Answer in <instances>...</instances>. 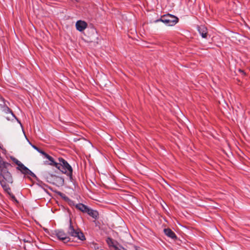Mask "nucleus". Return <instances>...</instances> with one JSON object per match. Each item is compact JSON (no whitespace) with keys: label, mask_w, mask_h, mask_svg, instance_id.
I'll return each mask as SVG.
<instances>
[{"label":"nucleus","mask_w":250,"mask_h":250,"mask_svg":"<svg viewBox=\"0 0 250 250\" xmlns=\"http://www.w3.org/2000/svg\"><path fill=\"white\" fill-rule=\"evenodd\" d=\"M136 250H140L138 248H136Z\"/></svg>","instance_id":"bb28decb"},{"label":"nucleus","mask_w":250,"mask_h":250,"mask_svg":"<svg viewBox=\"0 0 250 250\" xmlns=\"http://www.w3.org/2000/svg\"><path fill=\"white\" fill-rule=\"evenodd\" d=\"M67 203L68 204L71 206H75V204L73 201L71 200V199H69V200L67 201Z\"/></svg>","instance_id":"aec40b11"},{"label":"nucleus","mask_w":250,"mask_h":250,"mask_svg":"<svg viewBox=\"0 0 250 250\" xmlns=\"http://www.w3.org/2000/svg\"><path fill=\"white\" fill-rule=\"evenodd\" d=\"M126 250L123 247L119 245V246H115V250Z\"/></svg>","instance_id":"6ab92c4d"},{"label":"nucleus","mask_w":250,"mask_h":250,"mask_svg":"<svg viewBox=\"0 0 250 250\" xmlns=\"http://www.w3.org/2000/svg\"><path fill=\"white\" fill-rule=\"evenodd\" d=\"M87 26V23L85 21H78L76 23V29L81 32L84 30L86 28Z\"/></svg>","instance_id":"0eeeda50"},{"label":"nucleus","mask_w":250,"mask_h":250,"mask_svg":"<svg viewBox=\"0 0 250 250\" xmlns=\"http://www.w3.org/2000/svg\"><path fill=\"white\" fill-rule=\"evenodd\" d=\"M18 166V167L17 168L20 170L23 174L29 175L33 177L35 176V175L21 163Z\"/></svg>","instance_id":"423d86ee"},{"label":"nucleus","mask_w":250,"mask_h":250,"mask_svg":"<svg viewBox=\"0 0 250 250\" xmlns=\"http://www.w3.org/2000/svg\"><path fill=\"white\" fill-rule=\"evenodd\" d=\"M12 199H13L14 200H15V201H17V200H16V198H15V197L13 195H12Z\"/></svg>","instance_id":"393cba45"},{"label":"nucleus","mask_w":250,"mask_h":250,"mask_svg":"<svg viewBox=\"0 0 250 250\" xmlns=\"http://www.w3.org/2000/svg\"><path fill=\"white\" fill-rule=\"evenodd\" d=\"M165 234L168 237L171 238L172 239H176L177 236L175 233L170 229L167 228L164 229Z\"/></svg>","instance_id":"1a4fd4ad"},{"label":"nucleus","mask_w":250,"mask_h":250,"mask_svg":"<svg viewBox=\"0 0 250 250\" xmlns=\"http://www.w3.org/2000/svg\"><path fill=\"white\" fill-rule=\"evenodd\" d=\"M240 71L241 72L244 73L243 71L241 70H240Z\"/></svg>","instance_id":"a878e982"},{"label":"nucleus","mask_w":250,"mask_h":250,"mask_svg":"<svg viewBox=\"0 0 250 250\" xmlns=\"http://www.w3.org/2000/svg\"><path fill=\"white\" fill-rule=\"evenodd\" d=\"M106 243H107V244L109 245V246H112L114 249H115V246H117L116 245H115L113 240L111 238L108 237L106 239Z\"/></svg>","instance_id":"ddd939ff"},{"label":"nucleus","mask_w":250,"mask_h":250,"mask_svg":"<svg viewBox=\"0 0 250 250\" xmlns=\"http://www.w3.org/2000/svg\"><path fill=\"white\" fill-rule=\"evenodd\" d=\"M198 30L203 38H207L208 35L207 28L204 25H201L198 26Z\"/></svg>","instance_id":"6e6552de"},{"label":"nucleus","mask_w":250,"mask_h":250,"mask_svg":"<svg viewBox=\"0 0 250 250\" xmlns=\"http://www.w3.org/2000/svg\"><path fill=\"white\" fill-rule=\"evenodd\" d=\"M86 213H87L90 216L95 219H96L99 215L98 212L97 211L89 208L88 210H87Z\"/></svg>","instance_id":"9b49d317"},{"label":"nucleus","mask_w":250,"mask_h":250,"mask_svg":"<svg viewBox=\"0 0 250 250\" xmlns=\"http://www.w3.org/2000/svg\"><path fill=\"white\" fill-rule=\"evenodd\" d=\"M67 233L69 237L71 236L82 241L85 239V236L81 230L77 227H75L73 226L71 219L69 220V225L67 229Z\"/></svg>","instance_id":"7ed1b4c3"},{"label":"nucleus","mask_w":250,"mask_h":250,"mask_svg":"<svg viewBox=\"0 0 250 250\" xmlns=\"http://www.w3.org/2000/svg\"><path fill=\"white\" fill-rule=\"evenodd\" d=\"M49 161L50 162L49 165L51 166H54L56 167V165L58 164V163L55 162L54 160V159L51 157V158L49 159Z\"/></svg>","instance_id":"2eb2a0df"},{"label":"nucleus","mask_w":250,"mask_h":250,"mask_svg":"<svg viewBox=\"0 0 250 250\" xmlns=\"http://www.w3.org/2000/svg\"><path fill=\"white\" fill-rule=\"evenodd\" d=\"M11 159L14 162L17 166H18L21 162L15 157H11Z\"/></svg>","instance_id":"f3484780"},{"label":"nucleus","mask_w":250,"mask_h":250,"mask_svg":"<svg viewBox=\"0 0 250 250\" xmlns=\"http://www.w3.org/2000/svg\"><path fill=\"white\" fill-rule=\"evenodd\" d=\"M91 247L94 250H103L102 247H100L99 245L96 243H92L91 245Z\"/></svg>","instance_id":"4468645a"},{"label":"nucleus","mask_w":250,"mask_h":250,"mask_svg":"<svg viewBox=\"0 0 250 250\" xmlns=\"http://www.w3.org/2000/svg\"><path fill=\"white\" fill-rule=\"evenodd\" d=\"M58 160L59 163L58 164H56L58 170L53 171L48 169L45 173L47 181L54 184L57 182L62 184L64 182V180L62 178L56 175L58 173V171H60L62 173L66 174L69 177L71 180H72L73 169L71 166L62 158H59Z\"/></svg>","instance_id":"f257e3e1"},{"label":"nucleus","mask_w":250,"mask_h":250,"mask_svg":"<svg viewBox=\"0 0 250 250\" xmlns=\"http://www.w3.org/2000/svg\"><path fill=\"white\" fill-rule=\"evenodd\" d=\"M75 207L84 213H86L87 210L88 209V208L86 206L83 204H77L75 205Z\"/></svg>","instance_id":"9d476101"},{"label":"nucleus","mask_w":250,"mask_h":250,"mask_svg":"<svg viewBox=\"0 0 250 250\" xmlns=\"http://www.w3.org/2000/svg\"><path fill=\"white\" fill-rule=\"evenodd\" d=\"M44 156H45V158H46L47 159H49L51 158V157L50 156H49L48 154H47L46 153L44 155Z\"/></svg>","instance_id":"4be33fe9"},{"label":"nucleus","mask_w":250,"mask_h":250,"mask_svg":"<svg viewBox=\"0 0 250 250\" xmlns=\"http://www.w3.org/2000/svg\"><path fill=\"white\" fill-rule=\"evenodd\" d=\"M55 232L58 238L63 243H66L70 241V238L68 236L67 233H65L63 230L58 229Z\"/></svg>","instance_id":"39448f33"},{"label":"nucleus","mask_w":250,"mask_h":250,"mask_svg":"<svg viewBox=\"0 0 250 250\" xmlns=\"http://www.w3.org/2000/svg\"><path fill=\"white\" fill-rule=\"evenodd\" d=\"M33 146V147L34 149H35L36 150H37L38 151H39V149H39L38 147H37L36 146H34V145H33V146Z\"/></svg>","instance_id":"b1692460"},{"label":"nucleus","mask_w":250,"mask_h":250,"mask_svg":"<svg viewBox=\"0 0 250 250\" xmlns=\"http://www.w3.org/2000/svg\"><path fill=\"white\" fill-rule=\"evenodd\" d=\"M162 21L168 26H173L178 21V18L173 15L168 14L163 16L161 19L155 21V22Z\"/></svg>","instance_id":"20e7f679"},{"label":"nucleus","mask_w":250,"mask_h":250,"mask_svg":"<svg viewBox=\"0 0 250 250\" xmlns=\"http://www.w3.org/2000/svg\"><path fill=\"white\" fill-rule=\"evenodd\" d=\"M38 152L41 153V154H42L43 155L46 153L44 151L41 150L40 149H39V151H38Z\"/></svg>","instance_id":"5701e85b"},{"label":"nucleus","mask_w":250,"mask_h":250,"mask_svg":"<svg viewBox=\"0 0 250 250\" xmlns=\"http://www.w3.org/2000/svg\"><path fill=\"white\" fill-rule=\"evenodd\" d=\"M0 183L2 186V187L3 188V189L7 191L9 194V192L11 191L10 188L9 187V186L6 184V182L4 181L3 180H1L0 178Z\"/></svg>","instance_id":"f8f14e48"},{"label":"nucleus","mask_w":250,"mask_h":250,"mask_svg":"<svg viewBox=\"0 0 250 250\" xmlns=\"http://www.w3.org/2000/svg\"><path fill=\"white\" fill-rule=\"evenodd\" d=\"M5 112L6 113H9V114H10V115L12 117H15V116L13 114V113L12 112V111H11V110L7 107H6L5 108Z\"/></svg>","instance_id":"a211bd4d"},{"label":"nucleus","mask_w":250,"mask_h":250,"mask_svg":"<svg viewBox=\"0 0 250 250\" xmlns=\"http://www.w3.org/2000/svg\"><path fill=\"white\" fill-rule=\"evenodd\" d=\"M44 156H45V158H46L47 159H49L51 158V157L50 156H49L48 154H47L46 153L44 155Z\"/></svg>","instance_id":"412c9836"},{"label":"nucleus","mask_w":250,"mask_h":250,"mask_svg":"<svg viewBox=\"0 0 250 250\" xmlns=\"http://www.w3.org/2000/svg\"><path fill=\"white\" fill-rule=\"evenodd\" d=\"M60 195L61 196V197L64 199V200L67 202V201L69 200V198L67 197L65 194L60 193Z\"/></svg>","instance_id":"dca6fc26"},{"label":"nucleus","mask_w":250,"mask_h":250,"mask_svg":"<svg viewBox=\"0 0 250 250\" xmlns=\"http://www.w3.org/2000/svg\"><path fill=\"white\" fill-rule=\"evenodd\" d=\"M10 166L9 163L3 161L2 159L0 160V178L7 183L12 184L13 178L11 173L8 171V167Z\"/></svg>","instance_id":"f03ea898"}]
</instances>
